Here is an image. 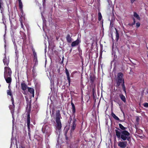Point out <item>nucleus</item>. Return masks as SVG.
I'll return each instance as SVG.
<instances>
[{
  "label": "nucleus",
  "instance_id": "nucleus-1",
  "mask_svg": "<svg viewBox=\"0 0 148 148\" xmlns=\"http://www.w3.org/2000/svg\"><path fill=\"white\" fill-rule=\"evenodd\" d=\"M123 74L121 73H119L117 75V77L116 80L117 81V84L119 86V85L120 83H123L122 87L123 90L125 92H126L125 86L124 84V82L123 79L122 78Z\"/></svg>",
  "mask_w": 148,
  "mask_h": 148
},
{
  "label": "nucleus",
  "instance_id": "nucleus-2",
  "mask_svg": "<svg viewBox=\"0 0 148 148\" xmlns=\"http://www.w3.org/2000/svg\"><path fill=\"white\" fill-rule=\"evenodd\" d=\"M60 114L58 113L56 114V131L59 132L61 129L62 125L60 120Z\"/></svg>",
  "mask_w": 148,
  "mask_h": 148
},
{
  "label": "nucleus",
  "instance_id": "nucleus-3",
  "mask_svg": "<svg viewBox=\"0 0 148 148\" xmlns=\"http://www.w3.org/2000/svg\"><path fill=\"white\" fill-rule=\"evenodd\" d=\"M130 134L126 130L122 131L121 132V138L123 140H128L130 138Z\"/></svg>",
  "mask_w": 148,
  "mask_h": 148
},
{
  "label": "nucleus",
  "instance_id": "nucleus-4",
  "mask_svg": "<svg viewBox=\"0 0 148 148\" xmlns=\"http://www.w3.org/2000/svg\"><path fill=\"white\" fill-rule=\"evenodd\" d=\"M12 73V71L8 67H5V71L4 73V77L8 76H10Z\"/></svg>",
  "mask_w": 148,
  "mask_h": 148
},
{
  "label": "nucleus",
  "instance_id": "nucleus-5",
  "mask_svg": "<svg viewBox=\"0 0 148 148\" xmlns=\"http://www.w3.org/2000/svg\"><path fill=\"white\" fill-rule=\"evenodd\" d=\"M127 145V142H121L119 141L118 143V145L119 146L122 148H125Z\"/></svg>",
  "mask_w": 148,
  "mask_h": 148
},
{
  "label": "nucleus",
  "instance_id": "nucleus-6",
  "mask_svg": "<svg viewBox=\"0 0 148 148\" xmlns=\"http://www.w3.org/2000/svg\"><path fill=\"white\" fill-rule=\"evenodd\" d=\"M80 42V40H79L77 39L76 40L73 41L72 43L71 46L72 47H75Z\"/></svg>",
  "mask_w": 148,
  "mask_h": 148
},
{
  "label": "nucleus",
  "instance_id": "nucleus-7",
  "mask_svg": "<svg viewBox=\"0 0 148 148\" xmlns=\"http://www.w3.org/2000/svg\"><path fill=\"white\" fill-rule=\"evenodd\" d=\"M65 71L67 77V80L68 81L69 83V84L70 83V74L68 70L66 69H65Z\"/></svg>",
  "mask_w": 148,
  "mask_h": 148
},
{
  "label": "nucleus",
  "instance_id": "nucleus-8",
  "mask_svg": "<svg viewBox=\"0 0 148 148\" xmlns=\"http://www.w3.org/2000/svg\"><path fill=\"white\" fill-rule=\"evenodd\" d=\"M28 91L32 94L33 97L34 96V90L32 88H28Z\"/></svg>",
  "mask_w": 148,
  "mask_h": 148
},
{
  "label": "nucleus",
  "instance_id": "nucleus-9",
  "mask_svg": "<svg viewBox=\"0 0 148 148\" xmlns=\"http://www.w3.org/2000/svg\"><path fill=\"white\" fill-rule=\"evenodd\" d=\"M134 18L138 20H140V17L139 15L136 13L134 12Z\"/></svg>",
  "mask_w": 148,
  "mask_h": 148
},
{
  "label": "nucleus",
  "instance_id": "nucleus-10",
  "mask_svg": "<svg viewBox=\"0 0 148 148\" xmlns=\"http://www.w3.org/2000/svg\"><path fill=\"white\" fill-rule=\"evenodd\" d=\"M21 87L22 89L23 90H25L26 89L27 86L25 84H21Z\"/></svg>",
  "mask_w": 148,
  "mask_h": 148
},
{
  "label": "nucleus",
  "instance_id": "nucleus-11",
  "mask_svg": "<svg viewBox=\"0 0 148 148\" xmlns=\"http://www.w3.org/2000/svg\"><path fill=\"white\" fill-rule=\"evenodd\" d=\"M116 135L118 138H120L121 137V133H120L119 131L117 130H115Z\"/></svg>",
  "mask_w": 148,
  "mask_h": 148
},
{
  "label": "nucleus",
  "instance_id": "nucleus-12",
  "mask_svg": "<svg viewBox=\"0 0 148 148\" xmlns=\"http://www.w3.org/2000/svg\"><path fill=\"white\" fill-rule=\"evenodd\" d=\"M111 115L115 119L117 120H120L118 117L116 116L115 114H114L113 112H112Z\"/></svg>",
  "mask_w": 148,
  "mask_h": 148
},
{
  "label": "nucleus",
  "instance_id": "nucleus-13",
  "mask_svg": "<svg viewBox=\"0 0 148 148\" xmlns=\"http://www.w3.org/2000/svg\"><path fill=\"white\" fill-rule=\"evenodd\" d=\"M7 77H6L5 78L7 83H10L11 81V78L10 77L7 78Z\"/></svg>",
  "mask_w": 148,
  "mask_h": 148
},
{
  "label": "nucleus",
  "instance_id": "nucleus-14",
  "mask_svg": "<svg viewBox=\"0 0 148 148\" xmlns=\"http://www.w3.org/2000/svg\"><path fill=\"white\" fill-rule=\"evenodd\" d=\"M30 123V117L29 115L28 116L27 118V125H28V129H29V125Z\"/></svg>",
  "mask_w": 148,
  "mask_h": 148
},
{
  "label": "nucleus",
  "instance_id": "nucleus-15",
  "mask_svg": "<svg viewBox=\"0 0 148 148\" xmlns=\"http://www.w3.org/2000/svg\"><path fill=\"white\" fill-rule=\"evenodd\" d=\"M119 127L122 130H125L126 129V128L124 127L121 124H119Z\"/></svg>",
  "mask_w": 148,
  "mask_h": 148
},
{
  "label": "nucleus",
  "instance_id": "nucleus-16",
  "mask_svg": "<svg viewBox=\"0 0 148 148\" xmlns=\"http://www.w3.org/2000/svg\"><path fill=\"white\" fill-rule=\"evenodd\" d=\"M71 104L72 107V112L73 113H74L75 112V109L74 104L73 103H71Z\"/></svg>",
  "mask_w": 148,
  "mask_h": 148
},
{
  "label": "nucleus",
  "instance_id": "nucleus-17",
  "mask_svg": "<svg viewBox=\"0 0 148 148\" xmlns=\"http://www.w3.org/2000/svg\"><path fill=\"white\" fill-rule=\"evenodd\" d=\"M66 39L67 42H71L72 41L71 38L69 36H67L66 38Z\"/></svg>",
  "mask_w": 148,
  "mask_h": 148
},
{
  "label": "nucleus",
  "instance_id": "nucleus-18",
  "mask_svg": "<svg viewBox=\"0 0 148 148\" xmlns=\"http://www.w3.org/2000/svg\"><path fill=\"white\" fill-rule=\"evenodd\" d=\"M120 98L124 102L125 101V97L123 95H121L120 96Z\"/></svg>",
  "mask_w": 148,
  "mask_h": 148
},
{
  "label": "nucleus",
  "instance_id": "nucleus-19",
  "mask_svg": "<svg viewBox=\"0 0 148 148\" xmlns=\"http://www.w3.org/2000/svg\"><path fill=\"white\" fill-rule=\"evenodd\" d=\"M98 19L99 21H100L102 18V16L100 12L98 13Z\"/></svg>",
  "mask_w": 148,
  "mask_h": 148
},
{
  "label": "nucleus",
  "instance_id": "nucleus-20",
  "mask_svg": "<svg viewBox=\"0 0 148 148\" xmlns=\"http://www.w3.org/2000/svg\"><path fill=\"white\" fill-rule=\"evenodd\" d=\"M116 37L117 40H118L119 37V34L118 32L117 31L116 29Z\"/></svg>",
  "mask_w": 148,
  "mask_h": 148
},
{
  "label": "nucleus",
  "instance_id": "nucleus-21",
  "mask_svg": "<svg viewBox=\"0 0 148 148\" xmlns=\"http://www.w3.org/2000/svg\"><path fill=\"white\" fill-rule=\"evenodd\" d=\"M3 62L4 63V64H6V65H7L8 64V62H9L8 60H7V61H6V59H5V58L3 60Z\"/></svg>",
  "mask_w": 148,
  "mask_h": 148
},
{
  "label": "nucleus",
  "instance_id": "nucleus-22",
  "mask_svg": "<svg viewBox=\"0 0 148 148\" xmlns=\"http://www.w3.org/2000/svg\"><path fill=\"white\" fill-rule=\"evenodd\" d=\"M76 125L75 124H73L72 128H71V130L73 131L75 130L76 127Z\"/></svg>",
  "mask_w": 148,
  "mask_h": 148
},
{
  "label": "nucleus",
  "instance_id": "nucleus-23",
  "mask_svg": "<svg viewBox=\"0 0 148 148\" xmlns=\"http://www.w3.org/2000/svg\"><path fill=\"white\" fill-rule=\"evenodd\" d=\"M143 106L146 108H148V103H145L143 104Z\"/></svg>",
  "mask_w": 148,
  "mask_h": 148
},
{
  "label": "nucleus",
  "instance_id": "nucleus-24",
  "mask_svg": "<svg viewBox=\"0 0 148 148\" xmlns=\"http://www.w3.org/2000/svg\"><path fill=\"white\" fill-rule=\"evenodd\" d=\"M19 4L20 8L21 9H22V2L21 1H20L19 3Z\"/></svg>",
  "mask_w": 148,
  "mask_h": 148
},
{
  "label": "nucleus",
  "instance_id": "nucleus-25",
  "mask_svg": "<svg viewBox=\"0 0 148 148\" xmlns=\"http://www.w3.org/2000/svg\"><path fill=\"white\" fill-rule=\"evenodd\" d=\"M7 94L8 95H10V96L12 95V94L10 92V90H7Z\"/></svg>",
  "mask_w": 148,
  "mask_h": 148
},
{
  "label": "nucleus",
  "instance_id": "nucleus-26",
  "mask_svg": "<svg viewBox=\"0 0 148 148\" xmlns=\"http://www.w3.org/2000/svg\"><path fill=\"white\" fill-rule=\"evenodd\" d=\"M136 27H138L140 25V23H137L136 24Z\"/></svg>",
  "mask_w": 148,
  "mask_h": 148
},
{
  "label": "nucleus",
  "instance_id": "nucleus-27",
  "mask_svg": "<svg viewBox=\"0 0 148 148\" xmlns=\"http://www.w3.org/2000/svg\"><path fill=\"white\" fill-rule=\"evenodd\" d=\"M131 3H133L135 1V0H130Z\"/></svg>",
  "mask_w": 148,
  "mask_h": 148
},
{
  "label": "nucleus",
  "instance_id": "nucleus-28",
  "mask_svg": "<svg viewBox=\"0 0 148 148\" xmlns=\"http://www.w3.org/2000/svg\"><path fill=\"white\" fill-rule=\"evenodd\" d=\"M11 100L12 101V104H13V102H14V100H13V98H12L11 99Z\"/></svg>",
  "mask_w": 148,
  "mask_h": 148
},
{
  "label": "nucleus",
  "instance_id": "nucleus-29",
  "mask_svg": "<svg viewBox=\"0 0 148 148\" xmlns=\"http://www.w3.org/2000/svg\"><path fill=\"white\" fill-rule=\"evenodd\" d=\"M1 1H0V10L1 9Z\"/></svg>",
  "mask_w": 148,
  "mask_h": 148
},
{
  "label": "nucleus",
  "instance_id": "nucleus-30",
  "mask_svg": "<svg viewBox=\"0 0 148 148\" xmlns=\"http://www.w3.org/2000/svg\"><path fill=\"white\" fill-rule=\"evenodd\" d=\"M19 1H19H21V0H18Z\"/></svg>",
  "mask_w": 148,
  "mask_h": 148
},
{
  "label": "nucleus",
  "instance_id": "nucleus-31",
  "mask_svg": "<svg viewBox=\"0 0 148 148\" xmlns=\"http://www.w3.org/2000/svg\"><path fill=\"white\" fill-rule=\"evenodd\" d=\"M134 23L135 22V19H134Z\"/></svg>",
  "mask_w": 148,
  "mask_h": 148
}]
</instances>
